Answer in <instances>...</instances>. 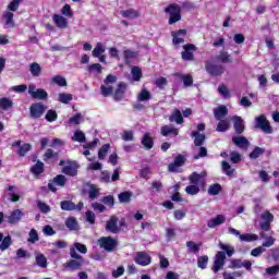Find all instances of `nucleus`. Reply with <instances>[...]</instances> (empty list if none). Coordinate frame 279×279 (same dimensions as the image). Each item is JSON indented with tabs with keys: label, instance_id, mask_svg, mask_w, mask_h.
Returning <instances> with one entry per match:
<instances>
[{
	"label": "nucleus",
	"instance_id": "42",
	"mask_svg": "<svg viewBox=\"0 0 279 279\" xmlns=\"http://www.w3.org/2000/svg\"><path fill=\"white\" fill-rule=\"evenodd\" d=\"M170 121L177 122L179 125L184 123V119L182 118V112L180 110H174L173 113L170 116Z\"/></svg>",
	"mask_w": 279,
	"mask_h": 279
},
{
	"label": "nucleus",
	"instance_id": "56",
	"mask_svg": "<svg viewBox=\"0 0 279 279\" xmlns=\"http://www.w3.org/2000/svg\"><path fill=\"white\" fill-rule=\"evenodd\" d=\"M65 226L69 230H77V220H75L73 217H70L66 219Z\"/></svg>",
	"mask_w": 279,
	"mask_h": 279
},
{
	"label": "nucleus",
	"instance_id": "26",
	"mask_svg": "<svg viewBox=\"0 0 279 279\" xmlns=\"http://www.w3.org/2000/svg\"><path fill=\"white\" fill-rule=\"evenodd\" d=\"M121 16H123V19L134 20V19H138L141 16V13L134 9H128V10L121 11Z\"/></svg>",
	"mask_w": 279,
	"mask_h": 279
},
{
	"label": "nucleus",
	"instance_id": "1",
	"mask_svg": "<svg viewBox=\"0 0 279 279\" xmlns=\"http://www.w3.org/2000/svg\"><path fill=\"white\" fill-rule=\"evenodd\" d=\"M206 174L193 172L189 177L190 184L185 187V193L187 195H197L201 189H204L206 185Z\"/></svg>",
	"mask_w": 279,
	"mask_h": 279
},
{
	"label": "nucleus",
	"instance_id": "11",
	"mask_svg": "<svg viewBox=\"0 0 279 279\" xmlns=\"http://www.w3.org/2000/svg\"><path fill=\"white\" fill-rule=\"evenodd\" d=\"M45 110H47V107H45V105L40 102L33 104L31 106V117H33V119H40V117L45 114Z\"/></svg>",
	"mask_w": 279,
	"mask_h": 279
},
{
	"label": "nucleus",
	"instance_id": "48",
	"mask_svg": "<svg viewBox=\"0 0 279 279\" xmlns=\"http://www.w3.org/2000/svg\"><path fill=\"white\" fill-rule=\"evenodd\" d=\"M11 245H12V238L10 235L4 236L0 243L1 252H5V250H8V247H10Z\"/></svg>",
	"mask_w": 279,
	"mask_h": 279
},
{
	"label": "nucleus",
	"instance_id": "63",
	"mask_svg": "<svg viewBox=\"0 0 279 279\" xmlns=\"http://www.w3.org/2000/svg\"><path fill=\"white\" fill-rule=\"evenodd\" d=\"M218 60H221L225 64H228V62H232V58L230 54H228L227 51H221L218 56Z\"/></svg>",
	"mask_w": 279,
	"mask_h": 279
},
{
	"label": "nucleus",
	"instance_id": "22",
	"mask_svg": "<svg viewBox=\"0 0 279 279\" xmlns=\"http://www.w3.org/2000/svg\"><path fill=\"white\" fill-rule=\"evenodd\" d=\"M222 223H226V216L218 215L215 218H211L207 222V226H208V228H217V226H221Z\"/></svg>",
	"mask_w": 279,
	"mask_h": 279
},
{
	"label": "nucleus",
	"instance_id": "64",
	"mask_svg": "<svg viewBox=\"0 0 279 279\" xmlns=\"http://www.w3.org/2000/svg\"><path fill=\"white\" fill-rule=\"evenodd\" d=\"M221 192V185L220 184H213L208 189L209 195H219Z\"/></svg>",
	"mask_w": 279,
	"mask_h": 279
},
{
	"label": "nucleus",
	"instance_id": "35",
	"mask_svg": "<svg viewBox=\"0 0 279 279\" xmlns=\"http://www.w3.org/2000/svg\"><path fill=\"white\" fill-rule=\"evenodd\" d=\"M80 123H84V117L82 116V113H76L68 121V125H80Z\"/></svg>",
	"mask_w": 279,
	"mask_h": 279
},
{
	"label": "nucleus",
	"instance_id": "62",
	"mask_svg": "<svg viewBox=\"0 0 279 279\" xmlns=\"http://www.w3.org/2000/svg\"><path fill=\"white\" fill-rule=\"evenodd\" d=\"M52 182L56 183L57 186H64L66 184V177L59 174Z\"/></svg>",
	"mask_w": 279,
	"mask_h": 279
},
{
	"label": "nucleus",
	"instance_id": "5",
	"mask_svg": "<svg viewBox=\"0 0 279 279\" xmlns=\"http://www.w3.org/2000/svg\"><path fill=\"white\" fill-rule=\"evenodd\" d=\"M255 128H257V130H262L265 134H271V132H274V129L265 114L255 118Z\"/></svg>",
	"mask_w": 279,
	"mask_h": 279
},
{
	"label": "nucleus",
	"instance_id": "44",
	"mask_svg": "<svg viewBox=\"0 0 279 279\" xmlns=\"http://www.w3.org/2000/svg\"><path fill=\"white\" fill-rule=\"evenodd\" d=\"M101 53H106V46L102 45L101 43H98L93 50V57L99 58V56H101Z\"/></svg>",
	"mask_w": 279,
	"mask_h": 279
},
{
	"label": "nucleus",
	"instance_id": "9",
	"mask_svg": "<svg viewBox=\"0 0 279 279\" xmlns=\"http://www.w3.org/2000/svg\"><path fill=\"white\" fill-rule=\"evenodd\" d=\"M223 265H226V253L218 252L215 256L211 270L214 271V274H218V271H221V269H223Z\"/></svg>",
	"mask_w": 279,
	"mask_h": 279
},
{
	"label": "nucleus",
	"instance_id": "54",
	"mask_svg": "<svg viewBox=\"0 0 279 279\" xmlns=\"http://www.w3.org/2000/svg\"><path fill=\"white\" fill-rule=\"evenodd\" d=\"M61 14L63 16H66V19H73V10L71 9L70 4H65L62 9H61Z\"/></svg>",
	"mask_w": 279,
	"mask_h": 279
},
{
	"label": "nucleus",
	"instance_id": "14",
	"mask_svg": "<svg viewBox=\"0 0 279 279\" xmlns=\"http://www.w3.org/2000/svg\"><path fill=\"white\" fill-rule=\"evenodd\" d=\"M52 21L59 29H66L69 27V21L60 14L52 15Z\"/></svg>",
	"mask_w": 279,
	"mask_h": 279
},
{
	"label": "nucleus",
	"instance_id": "49",
	"mask_svg": "<svg viewBox=\"0 0 279 279\" xmlns=\"http://www.w3.org/2000/svg\"><path fill=\"white\" fill-rule=\"evenodd\" d=\"M24 1L25 0H12L8 5L9 12H16V10H19V8L21 7V3H23Z\"/></svg>",
	"mask_w": 279,
	"mask_h": 279
},
{
	"label": "nucleus",
	"instance_id": "30",
	"mask_svg": "<svg viewBox=\"0 0 279 279\" xmlns=\"http://www.w3.org/2000/svg\"><path fill=\"white\" fill-rule=\"evenodd\" d=\"M234 145H236V147H241L242 149H245V147H247L248 143L247 138L243 137V136H234L232 138Z\"/></svg>",
	"mask_w": 279,
	"mask_h": 279
},
{
	"label": "nucleus",
	"instance_id": "12",
	"mask_svg": "<svg viewBox=\"0 0 279 279\" xmlns=\"http://www.w3.org/2000/svg\"><path fill=\"white\" fill-rule=\"evenodd\" d=\"M100 247H104L107 252H112L114 247H117V240L108 236V238H100L99 239Z\"/></svg>",
	"mask_w": 279,
	"mask_h": 279
},
{
	"label": "nucleus",
	"instance_id": "33",
	"mask_svg": "<svg viewBox=\"0 0 279 279\" xmlns=\"http://www.w3.org/2000/svg\"><path fill=\"white\" fill-rule=\"evenodd\" d=\"M58 101H60V104H71V101H73V95L72 94H68V93H60L58 95Z\"/></svg>",
	"mask_w": 279,
	"mask_h": 279
},
{
	"label": "nucleus",
	"instance_id": "39",
	"mask_svg": "<svg viewBox=\"0 0 279 279\" xmlns=\"http://www.w3.org/2000/svg\"><path fill=\"white\" fill-rule=\"evenodd\" d=\"M35 260L36 265H38L41 269L47 268V257L44 254L38 253Z\"/></svg>",
	"mask_w": 279,
	"mask_h": 279
},
{
	"label": "nucleus",
	"instance_id": "10",
	"mask_svg": "<svg viewBox=\"0 0 279 279\" xmlns=\"http://www.w3.org/2000/svg\"><path fill=\"white\" fill-rule=\"evenodd\" d=\"M134 260L136 265H141L142 267H147V265L151 264V256L145 252H137L135 254Z\"/></svg>",
	"mask_w": 279,
	"mask_h": 279
},
{
	"label": "nucleus",
	"instance_id": "24",
	"mask_svg": "<svg viewBox=\"0 0 279 279\" xmlns=\"http://www.w3.org/2000/svg\"><path fill=\"white\" fill-rule=\"evenodd\" d=\"M13 147H20L17 150L19 156H25L27 151H31L32 149V144H24L21 146V141L14 142Z\"/></svg>",
	"mask_w": 279,
	"mask_h": 279
},
{
	"label": "nucleus",
	"instance_id": "29",
	"mask_svg": "<svg viewBox=\"0 0 279 279\" xmlns=\"http://www.w3.org/2000/svg\"><path fill=\"white\" fill-rule=\"evenodd\" d=\"M151 99V93L147 90V88H142V90L137 94V101L145 102Z\"/></svg>",
	"mask_w": 279,
	"mask_h": 279
},
{
	"label": "nucleus",
	"instance_id": "47",
	"mask_svg": "<svg viewBox=\"0 0 279 279\" xmlns=\"http://www.w3.org/2000/svg\"><path fill=\"white\" fill-rule=\"evenodd\" d=\"M72 141H74L76 143H84L86 141V135L81 130H76V131H74Z\"/></svg>",
	"mask_w": 279,
	"mask_h": 279
},
{
	"label": "nucleus",
	"instance_id": "27",
	"mask_svg": "<svg viewBox=\"0 0 279 279\" xmlns=\"http://www.w3.org/2000/svg\"><path fill=\"white\" fill-rule=\"evenodd\" d=\"M228 114V108L226 106H220L216 109H214V117L217 119V121H221L223 117Z\"/></svg>",
	"mask_w": 279,
	"mask_h": 279
},
{
	"label": "nucleus",
	"instance_id": "13",
	"mask_svg": "<svg viewBox=\"0 0 279 279\" xmlns=\"http://www.w3.org/2000/svg\"><path fill=\"white\" fill-rule=\"evenodd\" d=\"M185 162H186V158L184 157V155H179L175 157L174 162L168 166V169L172 173H178V171L180 170V167H182Z\"/></svg>",
	"mask_w": 279,
	"mask_h": 279
},
{
	"label": "nucleus",
	"instance_id": "61",
	"mask_svg": "<svg viewBox=\"0 0 279 279\" xmlns=\"http://www.w3.org/2000/svg\"><path fill=\"white\" fill-rule=\"evenodd\" d=\"M58 158V153H54L52 149H47L44 155V160H56Z\"/></svg>",
	"mask_w": 279,
	"mask_h": 279
},
{
	"label": "nucleus",
	"instance_id": "38",
	"mask_svg": "<svg viewBox=\"0 0 279 279\" xmlns=\"http://www.w3.org/2000/svg\"><path fill=\"white\" fill-rule=\"evenodd\" d=\"M8 191V196L11 202H19V199H21V196H19V193H16V189L14 186L10 185Z\"/></svg>",
	"mask_w": 279,
	"mask_h": 279
},
{
	"label": "nucleus",
	"instance_id": "23",
	"mask_svg": "<svg viewBox=\"0 0 279 279\" xmlns=\"http://www.w3.org/2000/svg\"><path fill=\"white\" fill-rule=\"evenodd\" d=\"M118 221H119V219H117V217L112 216L110 218V220L107 222L106 229L109 232H113V234H117V232H119V227L117 226Z\"/></svg>",
	"mask_w": 279,
	"mask_h": 279
},
{
	"label": "nucleus",
	"instance_id": "40",
	"mask_svg": "<svg viewBox=\"0 0 279 279\" xmlns=\"http://www.w3.org/2000/svg\"><path fill=\"white\" fill-rule=\"evenodd\" d=\"M31 171L34 175H40V173L45 171V163H43V161H37L36 165L32 167Z\"/></svg>",
	"mask_w": 279,
	"mask_h": 279
},
{
	"label": "nucleus",
	"instance_id": "20",
	"mask_svg": "<svg viewBox=\"0 0 279 279\" xmlns=\"http://www.w3.org/2000/svg\"><path fill=\"white\" fill-rule=\"evenodd\" d=\"M24 216L25 214L23 211H21L20 209H15L8 217V221L9 223H19Z\"/></svg>",
	"mask_w": 279,
	"mask_h": 279
},
{
	"label": "nucleus",
	"instance_id": "59",
	"mask_svg": "<svg viewBox=\"0 0 279 279\" xmlns=\"http://www.w3.org/2000/svg\"><path fill=\"white\" fill-rule=\"evenodd\" d=\"M58 119V113L56 112V110H48V112L46 113V121H48L49 123H53V121H56Z\"/></svg>",
	"mask_w": 279,
	"mask_h": 279
},
{
	"label": "nucleus",
	"instance_id": "8",
	"mask_svg": "<svg viewBox=\"0 0 279 279\" xmlns=\"http://www.w3.org/2000/svg\"><path fill=\"white\" fill-rule=\"evenodd\" d=\"M28 94L31 95V97H33V99H47V97H49V94H47V90L43 89V88H36V85L34 84H29L28 85Z\"/></svg>",
	"mask_w": 279,
	"mask_h": 279
},
{
	"label": "nucleus",
	"instance_id": "21",
	"mask_svg": "<svg viewBox=\"0 0 279 279\" xmlns=\"http://www.w3.org/2000/svg\"><path fill=\"white\" fill-rule=\"evenodd\" d=\"M125 88H128V85L123 82L118 84V88L116 89L113 94V98L116 101H120V99H123V95H125Z\"/></svg>",
	"mask_w": 279,
	"mask_h": 279
},
{
	"label": "nucleus",
	"instance_id": "19",
	"mask_svg": "<svg viewBox=\"0 0 279 279\" xmlns=\"http://www.w3.org/2000/svg\"><path fill=\"white\" fill-rule=\"evenodd\" d=\"M231 121H233V128L236 134H243L245 130V124L243 123V119H241V117L234 116L231 118Z\"/></svg>",
	"mask_w": 279,
	"mask_h": 279
},
{
	"label": "nucleus",
	"instance_id": "37",
	"mask_svg": "<svg viewBox=\"0 0 279 279\" xmlns=\"http://www.w3.org/2000/svg\"><path fill=\"white\" fill-rule=\"evenodd\" d=\"M240 241L244 243H252V241H258V235L254 233H245L240 235Z\"/></svg>",
	"mask_w": 279,
	"mask_h": 279
},
{
	"label": "nucleus",
	"instance_id": "31",
	"mask_svg": "<svg viewBox=\"0 0 279 279\" xmlns=\"http://www.w3.org/2000/svg\"><path fill=\"white\" fill-rule=\"evenodd\" d=\"M29 72L33 77H40V73H43V68L37 62H34L29 65Z\"/></svg>",
	"mask_w": 279,
	"mask_h": 279
},
{
	"label": "nucleus",
	"instance_id": "32",
	"mask_svg": "<svg viewBox=\"0 0 279 279\" xmlns=\"http://www.w3.org/2000/svg\"><path fill=\"white\" fill-rule=\"evenodd\" d=\"M142 145L145 147V149H151L154 147V138L149 133H146L142 138Z\"/></svg>",
	"mask_w": 279,
	"mask_h": 279
},
{
	"label": "nucleus",
	"instance_id": "55",
	"mask_svg": "<svg viewBox=\"0 0 279 279\" xmlns=\"http://www.w3.org/2000/svg\"><path fill=\"white\" fill-rule=\"evenodd\" d=\"M88 195L90 199H97V197H99L97 185H89Z\"/></svg>",
	"mask_w": 279,
	"mask_h": 279
},
{
	"label": "nucleus",
	"instance_id": "3",
	"mask_svg": "<svg viewBox=\"0 0 279 279\" xmlns=\"http://www.w3.org/2000/svg\"><path fill=\"white\" fill-rule=\"evenodd\" d=\"M113 84H117V76L109 74L100 86V93L104 97H110L112 95L114 90Z\"/></svg>",
	"mask_w": 279,
	"mask_h": 279
},
{
	"label": "nucleus",
	"instance_id": "41",
	"mask_svg": "<svg viewBox=\"0 0 279 279\" xmlns=\"http://www.w3.org/2000/svg\"><path fill=\"white\" fill-rule=\"evenodd\" d=\"M260 239H266L265 242H263L262 247H271L274 243H276V238L274 236H266L264 232L259 233Z\"/></svg>",
	"mask_w": 279,
	"mask_h": 279
},
{
	"label": "nucleus",
	"instance_id": "52",
	"mask_svg": "<svg viewBox=\"0 0 279 279\" xmlns=\"http://www.w3.org/2000/svg\"><path fill=\"white\" fill-rule=\"evenodd\" d=\"M51 82L53 84H57V86H66V78H64L62 75H56L51 78Z\"/></svg>",
	"mask_w": 279,
	"mask_h": 279
},
{
	"label": "nucleus",
	"instance_id": "45",
	"mask_svg": "<svg viewBox=\"0 0 279 279\" xmlns=\"http://www.w3.org/2000/svg\"><path fill=\"white\" fill-rule=\"evenodd\" d=\"M14 105V102H12V99L10 98H0V108L2 110H10V108H12V106Z\"/></svg>",
	"mask_w": 279,
	"mask_h": 279
},
{
	"label": "nucleus",
	"instance_id": "18",
	"mask_svg": "<svg viewBox=\"0 0 279 279\" xmlns=\"http://www.w3.org/2000/svg\"><path fill=\"white\" fill-rule=\"evenodd\" d=\"M61 208L63 210H82V208H84V204L78 203L77 205H75V203L71 201H63L61 202Z\"/></svg>",
	"mask_w": 279,
	"mask_h": 279
},
{
	"label": "nucleus",
	"instance_id": "46",
	"mask_svg": "<svg viewBox=\"0 0 279 279\" xmlns=\"http://www.w3.org/2000/svg\"><path fill=\"white\" fill-rule=\"evenodd\" d=\"M230 130V120H220L217 125V132H228Z\"/></svg>",
	"mask_w": 279,
	"mask_h": 279
},
{
	"label": "nucleus",
	"instance_id": "15",
	"mask_svg": "<svg viewBox=\"0 0 279 279\" xmlns=\"http://www.w3.org/2000/svg\"><path fill=\"white\" fill-rule=\"evenodd\" d=\"M206 71L209 73V75H222L225 69L222 65H215L211 64L210 62H207L205 65Z\"/></svg>",
	"mask_w": 279,
	"mask_h": 279
},
{
	"label": "nucleus",
	"instance_id": "4",
	"mask_svg": "<svg viewBox=\"0 0 279 279\" xmlns=\"http://www.w3.org/2000/svg\"><path fill=\"white\" fill-rule=\"evenodd\" d=\"M70 256L71 258H75L76 260H70L68 263V268L71 269V271H77V269H80V267L84 265V259L81 255L77 254V251H75V248L73 247L70 248Z\"/></svg>",
	"mask_w": 279,
	"mask_h": 279
},
{
	"label": "nucleus",
	"instance_id": "57",
	"mask_svg": "<svg viewBox=\"0 0 279 279\" xmlns=\"http://www.w3.org/2000/svg\"><path fill=\"white\" fill-rule=\"evenodd\" d=\"M222 171L229 177L234 174V169H232L228 161H222Z\"/></svg>",
	"mask_w": 279,
	"mask_h": 279
},
{
	"label": "nucleus",
	"instance_id": "34",
	"mask_svg": "<svg viewBox=\"0 0 279 279\" xmlns=\"http://www.w3.org/2000/svg\"><path fill=\"white\" fill-rule=\"evenodd\" d=\"M192 136H194V145H196V147H202L204 141H206V136L204 134H199L198 132H193Z\"/></svg>",
	"mask_w": 279,
	"mask_h": 279
},
{
	"label": "nucleus",
	"instance_id": "6",
	"mask_svg": "<svg viewBox=\"0 0 279 279\" xmlns=\"http://www.w3.org/2000/svg\"><path fill=\"white\" fill-rule=\"evenodd\" d=\"M59 165L60 167H63L62 173L65 175H71L72 178L77 175V163L75 161L61 160Z\"/></svg>",
	"mask_w": 279,
	"mask_h": 279
},
{
	"label": "nucleus",
	"instance_id": "51",
	"mask_svg": "<svg viewBox=\"0 0 279 279\" xmlns=\"http://www.w3.org/2000/svg\"><path fill=\"white\" fill-rule=\"evenodd\" d=\"M186 247H187L189 252H191L192 254H197L199 252V244H197L193 241L186 242Z\"/></svg>",
	"mask_w": 279,
	"mask_h": 279
},
{
	"label": "nucleus",
	"instance_id": "60",
	"mask_svg": "<svg viewBox=\"0 0 279 279\" xmlns=\"http://www.w3.org/2000/svg\"><path fill=\"white\" fill-rule=\"evenodd\" d=\"M263 154H265V149L260 148V147H256L251 154H250V158H252L253 160H256V158H259L260 156H263Z\"/></svg>",
	"mask_w": 279,
	"mask_h": 279
},
{
	"label": "nucleus",
	"instance_id": "16",
	"mask_svg": "<svg viewBox=\"0 0 279 279\" xmlns=\"http://www.w3.org/2000/svg\"><path fill=\"white\" fill-rule=\"evenodd\" d=\"M173 39V45H182L184 43V38H186V29H179L178 32L171 33Z\"/></svg>",
	"mask_w": 279,
	"mask_h": 279
},
{
	"label": "nucleus",
	"instance_id": "7",
	"mask_svg": "<svg viewBox=\"0 0 279 279\" xmlns=\"http://www.w3.org/2000/svg\"><path fill=\"white\" fill-rule=\"evenodd\" d=\"M272 221H274V214L269 211H265L260 216L259 228H262L265 232H269L271 230Z\"/></svg>",
	"mask_w": 279,
	"mask_h": 279
},
{
	"label": "nucleus",
	"instance_id": "58",
	"mask_svg": "<svg viewBox=\"0 0 279 279\" xmlns=\"http://www.w3.org/2000/svg\"><path fill=\"white\" fill-rule=\"evenodd\" d=\"M108 149H110V144H105L98 151V158L99 160H104L106 156L108 155Z\"/></svg>",
	"mask_w": 279,
	"mask_h": 279
},
{
	"label": "nucleus",
	"instance_id": "25",
	"mask_svg": "<svg viewBox=\"0 0 279 279\" xmlns=\"http://www.w3.org/2000/svg\"><path fill=\"white\" fill-rule=\"evenodd\" d=\"M4 27H14V13L5 11L3 13Z\"/></svg>",
	"mask_w": 279,
	"mask_h": 279
},
{
	"label": "nucleus",
	"instance_id": "28",
	"mask_svg": "<svg viewBox=\"0 0 279 279\" xmlns=\"http://www.w3.org/2000/svg\"><path fill=\"white\" fill-rule=\"evenodd\" d=\"M132 78L131 82H141L143 78V70L138 66H133L131 69Z\"/></svg>",
	"mask_w": 279,
	"mask_h": 279
},
{
	"label": "nucleus",
	"instance_id": "43",
	"mask_svg": "<svg viewBox=\"0 0 279 279\" xmlns=\"http://www.w3.org/2000/svg\"><path fill=\"white\" fill-rule=\"evenodd\" d=\"M161 134L162 136H169V134H173L174 136H178V129H174L173 126L165 125L161 128Z\"/></svg>",
	"mask_w": 279,
	"mask_h": 279
},
{
	"label": "nucleus",
	"instance_id": "50",
	"mask_svg": "<svg viewBox=\"0 0 279 279\" xmlns=\"http://www.w3.org/2000/svg\"><path fill=\"white\" fill-rule=\"evenodd\" d=\"M87 71L89 73H98L101 74V71H104V68L101 66V64L99 63H93L90 65H88Z\"/></svg>",
	"mask_w": 279,
	"mask_h": 279
},
{
	"label": "nucleus",
	"instance_id": "53",
	"mask_svg": "<svg viewBox=\"0 0 279 279\" xmlns=\"http://www.w3.org/2000/svg\"><path fill=\"white\" fill-rule=\"evenodd\" d=\"M197 265L199 269H206L208 267V256L203 255L197 258Z\"/></svg>",
	"mask_w": 279,
	"mask_h": 279
},
{
	"label": "nucleus",
	"instance_id": "2",
	"mask_svg": "<svg viewBox=\"0 0 279 279\" xmlns=\"http://www.w3.org/2000/svg\"><path fill=\"white\" fill-rule=\"evenodd\" d=\"M166 14H169V25H174L179 21H182V8L178 3L169 4L165 8Z\"/></svg>",
	"mask_w": 279,
	"mask_h": 279
},
{
	"label": "nucleus",
	"instance_id": "36",
	"mask_svg": "<svg viewBox=\"0 0 279 279\" xmlns=\"http://www.w3.org/2000/svg\"><path fill=\"white\" fill-rule=\"evenodd\" d=\"M132 195V192H122L119 194L118 199L121 204H130Z\"/></svg>",
	"mask_w": 279,
	"mask_h": 279
},
{
	"label": "nucleus",
	"instance_id": "17",
	"mask_svg": "<svg viewBox=\"0 0 279 279\" xmlns=\"http://www.w3.org/2000/svg\"><path fill=\"white\" fill-rule=\"evenodd\" d=\"M184 51L182 52L183 60H193L194 56L192 51H196L197 47L193 44H187L183 46Z\"/></svg>",
	"mask_w": 279,
	"mask_h": 279
}]
</instances>
